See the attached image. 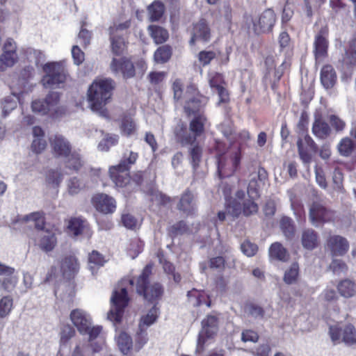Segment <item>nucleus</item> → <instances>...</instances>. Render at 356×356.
Returning <instances> with one entry per match:
<instances>
[{
	"label": "nucleus",
	"mask_w": 356,
	"mask_h": 356,
	"mask_svg": "<svg viewBox=\"0 0 356 356\" xmlns=\"http://www.w3.org/2000/svg\"><path fill=\"white\" fill-rule=\"evenodd\" d=\"M187 296L189 302L195 307L200 306L203 303H205L209 307L211 306V302L207 300L209 296L204 291L193 289L188 292Z\"/></svg>",
	"instance_id": "31"
},
{
	"label": "nucleus",
	"mask_w": 356,
	"mask_h": 356,
	"mask_svg": "<svg viewBox=\"0 0 356 356\" xmlns=\"http://www.w3.org/2000/svg\"><path fill=\"white\" fill-rule=\"evenodd\" d=\"M65 159L66 167L70 169L77 171L83 165V161L82 160L81 156L75 152H72L70 154V156Z\"/></svg>",
	"instance_id": "45"
},
{
	"label": "nucleus",
	"mask_w": 356,
	"mask_h": 356,
	"mask_svg": "<svg viewBox=\"0 0 356 356\" xmlns=\"http://www.w3.org/2000/svg\"><path fill=\"white\" fill-rule=\"evenodd\" d=\"M172 56V48L169 45L159 47L154 54V61L157 63L168 62Z\"/></svg>",
	"instance_id": "36"
},
{
	"label": "nucleus",
	"mask_w": 356,
	"mask_h": 356,
	"mask_svg": "<svg viewBox=\"0 0 356 356\" xmlns=\"http://www.w3.org/2000/svg\"><path fill=\"white\" fill-rule=\"evenodd\" d=\"M85 185L76 177L70 178L67 181V191L71 195L78 194Z\"/></svg>",
	"instance_id": "53"
},
{
	"label": "nucleus",
	"mask_w": 356,
	"mask_h": 356,
	"mask_svg": "<svg viewBox=\"0 0 356 356\" xmlns=\"http://www.w3.org/2000/svg\"><path fill=\"white\" fill-rule=\"evenodd\" d=\"M17 58V54L3 52L0 56V71H4L7 67L14 65Z\"/></svg>",
	"instance_id": "48"
},
{
	"label": "nucleus",
	"mask_w": 356,
	"mask_h": 356,
	"mask_svg": "<svg viewBox=\"0 0 356 356\" xmlns=\"http://www.w3.org/2000/svg\"><path fill=\"white\" fill-rule=\"evenodd\" d=\"M67 228L70 234L77 236L88 228V223L81 218H74L70 220Z\"/></svg>",
	"instance_id": "32"
},
{
	"label": "nucleus",
	"mask_w": 356,
	"mask_h": 356,
	"mask_svg": "<svg viewBox=\"0 0 356 356\" xmlns=\"http://www.w3.org/2000/svg\"><path fill=\"white\" fill-rule=\"evenodd\" d=\"M241 251L248 257H253L258 250V247L256 244L251 243L249 241H244L241 245Z\"/></svg>",
	"instance_id": "62"
},
{
	"label": "nucleus",
	"mask_w": 356,
	"mask_h": 356,
	"mask_svg": "<svg viewBox=\"0 0 356 356\" xmlns=\"http://www.w3.org/2000/svg\"><path fill=\"white\" fill-rule=\"evenodd\" d=\"M174 134L177 142L182 146L193 145L198 137L195 133H192L190 129H188L182 122H179L177 124Z\"/></svg>",
	"instance_id": "19"
},
{
	"label": "nucleus",
	"mask_w": 356,
	"mask_h": 356,
	"mask_svg": "<svg viewBox=\"0 0 356 356\" xmlns=\"http://www.w3.org/2000/svg\"><path fill=\"white\" fill-rule=\"evenodd\" d=\"M255 199L250 198L243 204V213L245 216H250L258 211V205L254 202Z\"/></svg>",
	"instance_id": "57"
},
{
	"label": "nucleus",
	"mask_w": 356,
	"mask_h": 356,
	"mask_svg": "<svg viewBox=\"0 0 356 356\" xmlns=\"http://www.w3.org/2000/svg\"><path fill=\"white\" fill-rule=\"evenodd\" d=\"M202 105V101L199 97H194L186 102L184 108L188 113H194L200 109Z\"/></svg>",
	"instance_id": "60"
},
{
	"label": "nucleus",
	"mask_w": 356,
	"mask_h": 356,
	"mask_svg": "<svg viewBox=\"0 0 356 356\" xmlns=\"http://www.w3.org/2000/svg\"><path fill=\"white\" fill-rule=\"evenodd\" d=\"M110 40L113 54L116 55L122 54L126 47L124 38L120 35H110Z\"/></svg>",
	"instance_id": "43"
},
{
	"label": "nucleus",
	"mask_w": 356,
	"mask_h": 356,
	"mask_svg": "<svg viewBox=\"0 0 356 356\" xmlns=\"http://www.w3.org/2000/svg\"><path fill=\"white\" fill-rule=\"evenodd\" d=\"M356 67V38L349 42L348 48L342 59V70L344 73L351 75L352 71Z\"/></svg>",
	"instance_id": "21"
},
{
	"label": "nucleus",
	"mask_w": 356,
	"mask_h": 356,
	"mask_svg": "<svg viewBox=\"0 0 356 356\" xmlns=\"http://www.w3.org/2000/svg\"><path fill=\"white\" fill-rule=\"evenodd\" d=\"M241 211V204L234 200L226 207L225 211H219L218 213V218L220 221H223L225 219L226 215H229L235 218L239 216Z\"/></svg>",
	"instance_id": "35"
},
{
	"label": "nucleus",
	"mask_w": 356,
	"mask_h": 356,
	"mask_svg": "<svg viewBox=\"0 0 356 356\" xmlns=\"http://www.w3.org/2000/svg\"><path fill=\"white\" fill-rule=\"evenodd\" d=\"M330 335L334 343L343 341L347 344H353L356 341V330L351 325H346L343 329L338 326H331Z\"/></svg>",
	"instance_id": "9"
},
{
	"label": "nucleus",
	"mask_w": 356,
	"mask_h": 356,
	"mask_svg": "<svg viewBox=\"0 0 356 356\" xmlns=\"http://www.w3.org/2000/svg\"><path fill=\"white\" fill-rule=\"evenodd\" d=\"M327 34L328 29L326 26H324L320 29L315 36L314 42V54L316 60H321L327 54L328 47V42L327 40Z\"/></svg>",
	"instance_id": "14"
},
{
	"label": "nucleus",
	"mask_w": 356,
	"mask_h": 356,
	"mask_svg": "<svg viewBox=\"0 0 356 356\" xmlns=\"http://www.w3.org/2000/svg\"><path fill=\"white\" fill-rule=\"evenodd\" d=\"M18 97L15 95L5 97L1 103V115L6 118L17 105Z\"/></svg>",
	"instance_id": "38"
},
{
	"label": "nucleus",
	"mask_w": 356,
	"mask_h": 356,
	"mask_svg": "<svg viewBox=\"0 0 356 356\" xmlns=\"http://www.w3.org/2000/svg\"><path fill=\"white\" fill-rule=\"evenodd\" d=\"M118 135L106 134L99 143L98 148L100 151L108 152L111 147L118 143Z\"/></svg>",
	"instance_id": "44"
},
{
	"label": "nucleus",
	"mask_w": 356,
	"mask_h": 356,
	"mask_svg": "<svg viewBox=\"0 0 356 356\" xmlns=\"http://www.w3.org/2000/svg\"><path fill=\"white\" fill-rule=\"evenodd\" d=\"M269 257L271 259L286 261L289 258V254L280 243L275 242L270 246Z\"/></svg>",
	"instance_id": "29"
},
{
	"label": "nucleus",
	"mask_w": 356,
	"mask_h": 356,
	"mask_svg": "<svg viewBox=\"0 0 356 356\" xmlns=\"http://www.w3.org/2000/svg\"><path fill=\"white\" fill-rule=\"evenodd\" d=\"M337 289L341 296L350 298L356 293V284L350 280H344L339 283Z\"/></svg>",
	"instance_id": "34"
},
{
	"label": "nucleus",
	"mask_w": 356,
	"mask_h": 356,
	"mask_svg": "<svg viewBox=\"0 0 356 356\" xmlns=\"http://www.w3.org/2000/svg\"><path fill=\"white\" fill-rule=\"evenodd\" d=\"M189 153L191 157L193 166V168H195L198 165L201 160L202 149L200 146L195 145L190 149Z\"/></svg>",
	"instance_id": "61"
},
{
	"label": "nucleus",
	"mask_w": 356,
	"mask_h": 356,
	"mask_svg": "<svg viewBox=\"0 0 356 356\" xmlns=\"http://www.w3.org/2000/svg\"><path fill=\"white\" fill-rule=\"evenodd\" d=\"M38 245L44 252H48L54 250L57 243V239L54 232L42 230L38 235Z\"/></svg>",
	"instance_id": "24"
},
{
	"label": "nucleus",
	"mask_w": 356,
	"mask_h": 356,
	"mask_svg": "<svg viewBox=\"0 0 356 356\" xmlns=\"http://www.w3.org/2000/svg\"><path fill=\"white\" fill-rule=\"evenodd\" d=\"M276 22V15L272 9L265 10L252 19L253 30L259 34L270 31Z\"/></svg>",
	"instance_id": "7"
},
{
	"label": "nucleus",
	"mask_w": 356,
	"mask_h": 356,
	"mask_svg": "<svg viewBox=\"0 0 356 356\" xmlns=\"http://www.w3.org/2000/svg\"><path fill=\"white\" fill-rule=\"evenodd\" d=\"M327 248L332 256H342L347 252L349 244L345 238L339 235H332L327 240Z\"/></svg>",
	"instance_id": "17"
},
{
	"label": "nucleus",
	"mask_w": 356,
	"mask_h": 356,
	"mask_svg": "<svg viewBox=\"0 0 356 356\" xmlns=\"http://www.w3.org/2000/svg\"><path fill=\"white\" fill-rule=\"evenodd\" d=\"M312 134L319 139H326L332 132L331 127L321 115H316L312 128Z\"/></svg>",
	"instance_id": "23"
},
{
	"label": "nucleus",
	"mask_w": 356,
	"mask_h": 356,
	"mask_svg": "<svg viewBox=\"0 0 356 356\" xmlns=\"http://www.w3.org/2000/svg\"><path fill=\"white\" fill-rule=\"evenodd\" d=\"M250 177L248 186V195L249 198L257 199L259 197V189L267 177L266 172L264 168H259L258 171L252 173Z\"/></svg>",
	"instance_id": "13"
},
{
	"label": "nucleus",
	"mask_w": 356,
	"mask_h": 356,
	"mask_svg": "<svg viewBox=\"0 0 356 356\" xmlns=\"http://www.w3.org/2000/svg\"><path fill=\"white\" fill-rule=\"evenodd\" d=\"M211 38V29L207 22L202 19L193 24L192 38L190 44H193L195 40L207 42Z\"/></svg>",
	"instance_id": "20"
},
{
	"label": "nucleus",
	"mask_w": 356,
	"mask_h": 356,
	"mask_svg": "<svg viewBox=\"0 0 356 356\" xmlns=\"http://www.w3.org/2000/svg\"><path fill=\"white\" fill-rule=\"evenodd\" d=\"M218 330V321L216 316L209 315L202 320V329L198 335L197 353H200L203 351L204 344L216 335Z\"/></svg>",
	"instance_id": "6"
},
{
	"label": "nucleus",
	"mask_w": 356,
	"mask_h": 356,
	"mask_svg": "<svg viewBox=\"0 0 356 356\" xmlns=\"http://www.w3.org/2000/svg\"><path fill=\"white\" fill-rule=\"evenodd\" d=\"M122 134L125 136H131L136 131V124L129 117H124L122 119L120 126Z\"/></svg>",
	"instance_id": "52"
},
{
	"label": "nucleus",
	"mask_w": 356,
	"mask_h": 356,
	"mask_svg": "<svg viewBox=\"0 0 356 356\" xmlns=\"http://www.w3.org/2000/svg\"><path fill=\"white\" fill-rule=\"evenodd\" d=\"M298 272L299 267L298 264H292L290 268L287 269L284 273V281L288 284L294 283L298 276Z\"/></svg>",
	"instance_id": "49"
},
{
	"label": "nucleus",
	"mask_w": 356,
	"mask_h": 356,
	"mask_svg": "<svg viewBox=\"0 0 356 356\" xmlns=\"http://www.w3.org/2000/svg\"><path fill=\"white\" fill-rule=\"evenodd\" d=\"M339 154L343 156H350L354 149V143L349 138H344L341 140L337 146Z\"/></svg>",
	"instance_id": "47"
},
{
	"label": "nucleus",
	"mask_w": 356,
	"mask_h": 356,
	"mask_svg": "<svg viewBox=\"0 0 356 356\" xmlns=\"http://www.w3.org/2000/svg\"><path fill=\"white\" fill-rule=\"evenodd\" d=\"M280 228L286 238L291 239L295 235V226L291 218L284 216L280 222Z\"/></svg>",
	"instance_id": "39"
},
{
	"label": "nucleus",
	"mask_w": 356,
	"mask_h": 356,
	"mask_svg": "<svg viewBox=\"0 0 356 356\" xmlns=\"http://www.w3.org/2000/svg\"><path fill=\"white\" fill-rule=\"evenodd\" d=\"M111 70L115 73H121L124 78H131L135 75L134 64L125 58H113L111 63Z\"/></svg>",
	"instance_id": "18"
},
{
	"label": "nucleus",
	"mask_w": 356,
	"mask_h": 356,
	"mask_svg": "<svg viewBox=\"0 0 356 356\" xmlns=\"http://www.w3.org/2000/svg\"><path fill=\"white\" fill-rule=\"evenodd\" d=\"M119 349L123 354H127L132 347V339L124 332H122L116 337Z\"/></svg>",
	"instance_id": "40"
},
{
	"label": "nucleus",
	"mask_w": 356,
	"mask_h": 356,
	"mask_svg": "<svg viewBox=\"0 0 356 356\" xmlns=\"http://www.w3.org/2000/svg\"><path fill=\"white\" fill-rule=\"evenodd\" d=\"M63 180V175L58 170H49L46 177V181L52 187H58Z\"/></svg>",
	"instance_id": "54"
},
{
	"label": "nucleus",
	"mask_w": 356,
	"mask_h": 356,
	"mask_svg": "<svg viewBox=\"0 0 356 356\" xmlns=\"http://www.w3.org/2000/svg\"><path fill=\"white\" fill-rule=\"evenodd\" d=\"M209 82L213 92L218 95L220 98L219 102H226L229 100V94L222 86L224 81L220 74L214 73L209 74Z\"/></svg>",
	"instance_id": "22"
},
{
	"label": "nucleus",
	"mask_w": 356,
	"mask_h": 356,
	"mask_svg": "<svg viewBox=\"0 0 356 356\" xmlns=\"http://www.w3.org/2000/svg\"><path fill=\"white\" fill-rule=\"evenodd\" d=\"M177 209L186 213H192L195 209V197L189 191H186L181 196Z\"/></svg>",
	"instance_id": "27"
},
{
	"label": "nucleus",
	"mask_w": 356,
	"mask_h": 356,
	"mask_svg": "<svg viewBox=\"0 0 356 356\" xmlns=\"http://www.w3.org/2000/svg\"><path fill=\"white\" fill-rule=\"evenodd\" d=\"M13 308V299L4 296L0 300V317L3 318L10 314Z\"/></svg>",
	"instance_id": "56"
},
{
	"label": "nucleus",
	"mask_w": 356,
	"mask_h": 356,
	"mask_svg": "<svg viewBox=\"0 0 356 356\" xmlns=\"http://www.w3.org/2000/svg\"><path fill=\"white\" fill-rule=\"evenodd\" d=\"M133 286L134 280L123 279L114 289L111 298V307L108 313V318L114 323L121 322L124 311L129 302L127 286Z\"/></svg>",
	"instance_id": "2"
},
{
	"label": "nucleus",
	"mask_w": 356,
	"mask_h": 356,
	"mask_svg": "<svg viewBox=\"0 0 356 356\" xmlns=\"http://www.w3.org/2000/svg\"><path fill=\"white\" fill-rule=\"evenodd\" d=\"M188 229L186 224L184 221H180L168 229V232L170 236H177L185 233Z\"/></svg>",
	"instance_id": "63"
},
{
	"label": "nucleus",
	"mask_w": 356,
	"mask_h": 356,
	"mask_svg": "<svg viewBox=\"0 0 356 356\" xmlns=\"http://www.w3.org/2000/svg\"><path fill=\"white\" fill-rule=\"evenodd\" d=\"M70 318L81 334H86L92 324L90 316L81 309L72 310Z\"/></svg>",
	"instance_id": "12"
},
{
	"label": "nucleus",
	"mask_w": 356,
	"mask_h": 356,
	"mask_svg": "<svg viewBox=\"0 0 356 356\" xmlns=\"http://www.w3.org/2000/svg\"><path fill=\"white\" fill-rule=\"evenodd\" d=\"M74 334L75 330L72 326L69 325H64L60 332V341L65 343L73 337Z\"/></svg>",
	"instance_id": "64"
},
{
	"label": "nucleus",
	"mask_w": 356,
	"mask_h": 356,
	"mask_svg": "<svg viewBox=\"0 0 356 356\" xmlns=\"http://www.w3.org/2000/svg\"><path fill=\"white\" fill-rule=\"evenodd\" d=\"M114 88L115 82L110 78L95 79L88 90L90 108L101 116L108 117V112L104 106L111 98Z\"/></svg>",
	"instance_id": "1"
},
{
	"label": "nucleus",
	"mask_w": 356,
	"mask_h": 356,
	"mask_svg": "<svg viewBox=\"0 0 356 356\" xmlns=\"http://www.w3.org/2000/svg\"><path fill=\"white\" fill-rule=\"evenodd\" d=\"M152 273V266L147 265L137 280V293L143 295L148 301H154L161 297L163 289L158 282L149 283V277Z\"/></svg>",
	"instance_id": "4"
},
{
	"label": "nucleus",
	"mask_w": 356,
	"mask_h": 356,
	"mask_svg": "<svg viewBox=\"0 0 356 356\" xmlns=\"http://www.w3.org/2000/svg\"><path fill=\"white\" fill-rule=\"evenodd\" d=\"M80 264L77 258L74 255L66 256L61 262V271L64 277L70 278L79 270Z\"/></svg>",
	"instance_id": "25"
},
{
	"label": "nucleus",
	"mask_w": 356,
	"mask_h": 356,
	"mask_svg": "<svg viewBox=\"0 0 356 356\" xmlns=\"http://www.w3.org/2000/svg\"><path fill=\"white\" fill-rule=\"evenodd\" d=\"M149 19L151 22L159 21L163 15L164 5L159 1H154L148 8Z\"/></svg>",
	"instance_id": "33"
},
{
	"label": "nucleus",
	"mask_w": 356,
	"mask_h": 356,
	"mask_svg": "<svg viewBox=\"0 0 356 356\" xmlns=\"http://www.w3.org/2000/svg\"><path fill=\"white\" fill-rule=\"evenodd\" d=\"M223 135L232 143L236 140V135L234 134L232 122L230 120H225L220 126Z\"/></svg>",
	"instance_id": "51"
},
{
	"label": "nucleus",
	"mask_w": 356,
	"mask_h": 356,
	"mask_svg": "<svg viewBox=\"0 0 356 356\" xmlns=\"http://www.w3.org/2000/svg\"><path fill=\"white\" fill-rule=\"evenodd\" d=\"M147 31L156 44H162L168 39L169 35L168 31L161 26L149 25L147 27Z\"/></svg>",
	"instance_id": "30"
},
{
	"label": "nucleus",
	"mask_w": 356,
	"mask_h": 356,
	"mask_svg": "<svg viewBox=\"0 0 356 356\" xmlns=\"http://www.w3.org/2000/svg\"><path fill=\"white\" fill-rule=\"evenodd\" d=\"M92 201L97 211L106 214L113 213L116 207L115 200L104 193L96 194Z\"/></svg>",
	"instance_id": "15"
},
{
	"label": "nucleus",
	"mask_w": 356,
	"mask_h": 356,
	"mask_svg": "<svg viewBox=\"0 0 356 356\" xmlns=\"http://www.w3.org/2000/svg\"><path fill=\"white\" fill-rule=\"evenodd\" d=\"M301 243L305 249L312 250L318 245V234L312 229H305L301 234Z\"/></svg>",
	"instance_id": "26"
},
{
	"label": "nucleus",
	"mask_w": 356,
	"mask_h": 356,
	"mask_svg": "<svg viewBox=\"0 0 356 356\" xmlns=\"http://www.w3.org/2000/svg\"><path fill=\"white\" fill-rule=\"evenodd\" d=\"M330 268L336 275L344 273L348 270L347 265L341 259H333Z\"/></svg>",
	"instance_id": "58"
},
{
	"label": "nucleus",
	"mask_w": 356,
	"mask_h": 356,
	"mask_svg": "<svg viewBox=\"0 0 356 356\" xmlns=\"http://www.w3.org/2000/svg\"><path fill=\"white\" fill-rule=\"evenodd\" d=\"M240 161L241 156L238 152H235L229 156H220L218 161V172L220 177L231 176L237 169Z\"/></svg>",
	"instance_id": "8"
},
{
	"label": "nucleus",
	"mask_w": 356,
	"mask_h": 356,
	"mask_svg": "<svg viewBox=\"0 0 356 356\" xmlns=\"http://www.w3.org/2000/svg\"><path fill=\"white\" fill-rule=\"evenodd\" d=\"M297 146L300 159L304 163L309 164L312 161V156L303 147V141L301 138L298 140Z\"/></svg>",
	"instance_id": "59"
},
{
	"label": "nucleus",
	"mask_w": 356,
	"mask_h": 356,
	"mask_svg": "<svg viewBox=\"0 0 356 356\" xmlns=\"http://www.w3.org/2000/svg\"><path fill=\"white\" fill-rule=\"evenodd\" d=\"M206 122L207 118L203 115H197L190 122V131L200 136L204 132Z\"/></svg>",
	"instance_id": "37"
},
{
	"label": "nucleus",
	"mask_w": 356,
	"mask_h": 356,
	"mask_svg": "<svg viewBox=\"0 0 356 356\" xmlns=\"http://www.w3.org/2000/svg\"><path fill=\"white\" fill-rule=\"evenodd\" d=\"M54 154L58 157L67 158L72 152L70 142L60 135H56L50 140Z\"/></svg>",
	"instance_id": "16"
},
{
	"label": "nucleus",
	"mask_w": 356,
	"mask_h": 356,
	"mask_svg": "<svg viewBox=\"0 0 356 356\" xmlns=\"http://www.w3.org/2000/svg\"><path fill=\"white\" fill-rule=\"evenodd\" d=\"M109 175L112 181L118 187H124L130 182L129 168L125 160L109 168Z\"/></svg>",
	"instance_id": "10"
},
{
	"label": "nucleus",
	"mask_w": 356,
	"mask_h": 356,
	"mask_svg": "<svg viewBox=\"0 0 356 356\" xmlns=\"http://www.w3.org/2000/svg\"><path fill=\"white\" fill-rule=\"evenodd\" d=\"M334 216L333 211L327 209L319 202H314L310 207L309 220L312 224L316 227L332 220Z\"/></svg>",
	"instance_id": "11"
},
{
	"label": "nucleus",
	"mask_w": 356,
	"mask_h": 356,
	"mask_svg": "<svg viewBox=\"0 0 356 356\" xmlns=\"http://www.w3.org/2000/svg\"><path fill=\"white\" fill-rule=\"evenodd\" d=\"M106 261L101 254L97 251H92L89 255L88 267L92 273L94 274L96 269L104 266Z\"/></svg>",
	"instance_id": "42"
},
{
	"label": "nucleus",
	"mask_w": 356,
	"mask_h": 356,
	"mask_svg": "<svg viewBox=\"0 0 356 356\" xmlns=\"http://www.w3.org/2000/svg\"><path fill=\"white\" fill-rule=\"evenodd\" d=\"M4 277L0 278V289L5 292L13 291L18 282V278L14 274L10 275H3Z\"/></svg>",
	"instance_id": "41"
},
{
	"label": "nucleus",
	"mask_w": 356,
	"mask_h": 356,
	"mask_svg": "<svg viewBox=\"0 0 356 356\" xmlns=\"http://www.w3.org/2000/svg\"><path fill=\"white\" fill-rule=\"evenodd\" d=\"M158 317V309L154 306L148 313L142 317L140 326L146 325L147 327L152 325Z\"/></svg>",
	"instance_id": "55"
},
{
	"label": "nucleus",
	"mask_w": 356,
	"mask_h": 356,
	"mask_svg": "<svg viewBox=\"0 0 356 356\" xmlns=\"http://www.w3.org/2000/svg\"><path fill=\"white\" fill-rule=\"evenodd\" d=\"M23 222H33L34 227L38 229H42L44 224V217L39 212L31 213L22 218Z\"/></svg>",
	"instance_id": "46"
},
{
	"label": "nucleus",
	"mask_w": 356,
	"mask_h": 356,
	"mask_svg": "<svg viewBox=\"0 0 356 356\" xmlns=\"http://www.w3.org/2000/svg\"><path fill=\"white\" fill-rule=\"evenodd\" d=\"M337 81V74L331 65H325L321 72V81L326 89L332 88Z\"/></svg>",
	"instance_id": "28"
},
{
	"label": "nucleus",
	"mask_w": 356,
	"mask_h": 356,
	"mask_svg": "<svg viewBox=\"0 0 356 356\" xmlns=\"http://www.w3.org/2000/svg\"><path fill=\"white\" fill-rule=\"evenodd\" d=\"M45 75L42 79V85L46 88L60 87L67 79V74L63 66L58 63H50L44 65Z\"/></svg>",
	"instance_id": "5"
},
{
	"label": "nucleus",
	"mask_w": 356,
	"mask_h": 356,
	"mask_svg": "<svg viewBox=\"0 0 356 356\" xmlns=\"http://www.w3.org/2000/svg\"><path fill=\"white\" fill-rule=\"evenodd\" d=\"M32 111L40 115H49L56 118L63 115L65 109L60 104V96L56 92L49 93L44 99H36L32 102Z\"/></svg>",
	"instance_id": "3"
},
{
	"label": "nucleus",
	"mask_w": 356,
	"mask_h": 356,
	"mask_svg": "<svg viewBox=\"0 0 356 356\" xmlns=\"http://www.w3.org/2000/svg\"><path fill=\"white\" fill-rule=\"evenodd\" d=\"M149 197L151 201L155 202L158 205H166L170 202V197L154 189H152L149 191Z\"/></svg>",
	"instance_id": "50"
}]
</instances>
